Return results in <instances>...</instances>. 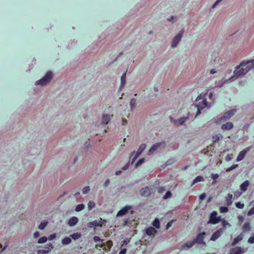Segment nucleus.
I'll list each match as a JSON object with an SVG mask.
<instances>
[{"label":"nucleus","mask_w":254,"mask_h":254,"mask_svg":"<svg viewBox=\"0 0 254 254\" xmlns=\"http://www.w3.org/2000/svg\"><path fill=\"white\" fill-rule=\"evenodd\" d=\"M90 190V188L89 187H85L82 190V193L83 194L87 193Z\"/></svg>","instance_id":"a19ab883"},{"label":"nucleus","mask_w":254,"mask_h":254,"mask_svg":"<svg viewBox=\"0 0 254 254\" xmlns=\"http://www.w3.org/2000/svg\"><path fill=\"white\" fill-rule=\"evenodd\" d=\"M47 240V238L46 237H42L41 238H40L38 241V243L39 244H43L44 243H45Z\"/></svg>","instance_id":"2f4dec72"},{"label":"nucleus","mask_w":254,"mask_h":254,"mask_svg":"<svg viewBox=\"0 0 254 254\" xmlns=\"http://www.w3.org/2000/svg\"><path fill=\"white\" fill-rule=\"evenodd\" d=\"M202 102H203V106L199 107V106H197L198 111L196 113V116L199 115L200 113V109H202L204 107L207 106V102L206 99H203Z\"/></svg>","instance_id":"b1692460"},{"label":"nucleus","mask_w":254,"mask_h":254,"mask_svg":"<svg viewBox=\"0 0 254 254\" xmlns=\"http://www.w3.org/2000/svg\"><path fill=\"white\" fill-rule=\"evenodd\" d=\"M47 246H49L48 250H39L37 251V254H47L50 252L53 248V245L51 243H49L47 244Z\"/></svg>","instance_id":"ddd939ff"},{"label":"nucleus","mask_w":254,"mask_h":254,"mask_svg":"<svg viewBox=\"0 0 254 254\" xmlns=\"http://www.w3.org/2000/svg\"><path fill=\"white\" fill-rule=\"evenodd\" d=\"M253 214H254V206L251 209H250L248 212V216H251Z\"/></svg>","instance_id":"37998d69"},{"label":"nucleus","mask_w":254,"mask_h":254,"mask_svg":"<svg viewBox=\"0 0 254 254\" xmlns=\"http://www.w3.org/2000/svg\"><path fill=\"white\" fill-rule=\"evenodd\" d=\"M127 123V120H126L124 119H122V125H126Z\"/></svg>","instance_id":"052dcab7"},{"label":"nucleus","mask_w":254,"mask_h":254,"mask_svg":"<svg viewBox=\"0 0 254 254\" xmlns=\"http://www.w3.org/2000/svg\"><path fill=\"white\" fill-rule=\"evenodd\" d=\"M39 236H40V233H39V232H38V231H36V232H35L34 233V237L35 238H38V237H39Z\"/></svg>","instance_id":"bf43d9fd"},{"label":"nucleus","mask_w":254,"mask_h":254,"mask_svg":"<svg viewBox=\"0 0 254 254\" xmlns=\"http://www.w3.org/2000/svg\"><path fill=\"white\" fill-rule=\"evenodd\" d=\"M113 243L111 241H107L106 244H101L100 247L101 248L105 249V246L108 248L109 250H110L112 247Z\"/></svg>","instance_id":"5701e85b"},{"label":"nucleus","mask_w":254,"mask_h":254,"mask_svg":"<svg viewBox=\"0 0 254 254\" xmlns=\"http://www.w3.org/2000/svg\"><path fill=\"white\" fill-rule=\"evenodd\" d=\"M220 221V218L217 217V212L216 211H213L210 215L208 223L216 224L219 222Z\"/></svg>","instance_id":"20e7f679"},{"label":"nucleus","mask_w":254,"mask_h":254,"mask_svg":"<svg viewBox=\"0 0 254 254\" xmlns=\"http://www.w3.org/2000/svg\"><path fill=\"white\" fill-rule=\"evenodd\" d=\"M127 244V241H126V240H124L123 241V245H122V247L124 245H126Z\"/></svg>","instance_id":"69168bd1"},{"label":"nucleus","mask_w":254,"mask_h":254,"mask_svg":"<svg viewBox=\"0 0 254 254\" xmlns=\"http://www.w3.org/2000/svg\"><path fill=\"white\" fill-rule=\"evenodd\" d=\"M232 156H233V154H232L227 155L225 157L226 161H230L232 158Z\"/></svg>","instance_id":"a18cd8bd"},{"label":"nucleus","mask_w":254,"mask_h":254,"mask_svg":"<svg viewBox=\"0 0 254 254\" xmlns=\"http://www.w3.org/2000/svg\"><path fill=\"white\" fill-rule=\"evenodd\" d=\"M188 119V117L182 118L178 121V122L180 125H182Z\"/></svg>","instance_id":"e433bc0d"},{"label":"nucleus","mask_w":254,"mask_h":254,"mask_svg":"<svg viewBox=\"0 0 254 254\" xmlns=\"http://www.w3.org/2000/svg\"><path fill=\"white\" fill-rule=\"evenodd\" d=\"M145 147L146 145L145 144H142L139 146L136 153H135V155L133 156L132 158V163L135 161V160L138 157V156L144 151Z\"/></svg>","instance_id":"1a4fd4ad"},{"label":"nucleus","mask_w":254,"mask_h":254,"mask_svg":"<svg viewBox=\"0 0 254 254\" xmlns=\"http://www.w3.org/2000/svg\"><path fill=\"white\" fill-rule=\"evenodd\" d=\"M205 235V232L200 233L198 234L196 239L194 240L195 243H197L199 244L205 245V243L203 241Z\"/></svg>","instance_id":"423d86ee"},{"label":"nucleus","mask_w":254,"mask_h":254,"mask_svg":"<svg viewBox=\"0 0 254 254\" xmlns=\"http://www.w3.org/2000/svg\"><path fill=\"white\" fill-rule=\"evenodd\" d=\"M95 205V203L93 201H90L88 203V207L89 209H91Z\"/></svg>","instance_id":"f704fd0d"},{"label":"nucleus","mask_w":254,"mask_h":254,"mask_svg":"<svg viewBox=\"0 0 254 254\" xmlns=\"http://www.w3.org/2000/svg\"><path fill=\"white\" fill-rule=\"evenodd\" d=\"M104 222L105 220L100 218L99 221L95 220L92 222H90L89 223V225L90 227H101Z\"/></svg>","instance_id":"9d476101"},{"label":"nucleus","mask_w":254,"mask_h":254,"mask_svg":"<svg viewBox=\"0 0 254 254\" xmlns=\"http://www.w3.org/2000/svg\"><path fill=\"white\" fill-rule=\"evenodd\" d=\"M136 100L132 98L130 102V106L131 110L135 107Z\"/></svg>","instance_id":"473e14b6"},{"label":"nucleus","mask_w":254,"mask_h":254,"mask_svg":"<svg viewBox=\"0 0 254 254\" xmlns=\"http://www.w3.org/2000/svg\"><path fill=\"white\" fill-rule=\"evenodd\" d=\"M222 0H217L214 4L212 5V8H214Z\"/></svg>","instance_id":"5fc2aeb1"},{"label":"nucleus","mask_w":254,"mask_h":254,"mask_svg":"<svg viewBox=\"0 0 254 254\" xmlns=\"http://www.w3.org/2000/svg\"><path fill=\"white\" fill-rule=\"evenodd\" d=\"M204 178L203 177L198 176L196 177L193 181L192 185H194L198 182L204 181Z\"/></svg>","instance_id":"a878e982"},{"label":"nucleus","mask_w":254,"mask_h":254,"mask_svg":"<svg viewBox=\"0 0 254 254\" xmlns=\"http://www.w3.org/2000/svg\"><path fill=\"white\" fill-rule=\"evenodd\" d=\"M233 127V124L231 122H227L221 126V129L223 130H230Z\"/></svg>","instance_id":"2eb2a0df"},{"label":"nucleus","mask_w":254,"mask_h":254,"mask_svg":"<svg viewBox=\"0 0 254 254\" xmlns=\"http://www.w3.org/2000/svg\"><path fill=\"white\" fill-rule=\"evenodd\" d=\"M56 237V235L55 234H53L50 235L48 239L50 241L54 240Z\"/></svg>","instance_id":"de8ad7c7"},{"label":"nucleus","mask_w":254,"mask_h":254,"mask_svg":"<svg viewBox=\"0 0 254 254\" xmlns=\"http://www.w3.org/2000/svg\"><path fill=\"white\" fill-rule=\"evenodd\" d=\"M126 73L125 72L121 76V86L123 87L126 84Z\"/></svg>","instance_id":"cd10ccee"},{"label":"nucleus","mask_w":254,"mask_h":254,"mask_svg":"<svg viewBox=\"0 0 254 254\" xmlns=\"http://www.w3.org/2000/svg\"><path fill=\"white\" fill-rule=\"evenodd\" d=\"M172 195V193L170 191H168L166 194H165V195L163 196V198L164 199H166L169 197H170Z\"/></svg>","instance_id":"58836bf2"},{"label":"nucleus","mask_w":254,"mask_h":254,"mask_svg":"<svg viewBox=\"0 0 254 254\" xmlns=\"http://www.w3.org/2000/svg\"><path fill=\"white\" fill-rule=\"evenodd\" d=\"M161 145V143H158L153 145L149 150L148 154L149 155L151 154L154 151L156 150Z\"/></svg>","instance_id":"aec40b11"},{"label":"nucleus","mask_w":254,"mask_h":254,"mask_svg":"<svg viewBox=\"0 0 254 254\" xmlns=\"http://www.w3.org/2000/svg\"><path fill=\"white\" fill-rule=\"evenodd\" d=\"M84 208V205L83 204H78L75 207V211L77 212H79L83 210Z\"/></svg>","instance_id":"7c9ffc66"},{"label":"nucleus","mask_w":254,"mask_h":254,"mask_svg":"<svg viewBox=\"0 0 254 254\" xmlns=\"http://www.w3.org/2000/svg\"><path fill=\"white\" fill-rule=\"evenodd\" d=\"M226 204L227 206H230L233 202V195L232 194L229 193L225 197Z\"/></svg>","instance_id":"f3484780"},{"label":"nucleus","mask_w":254,"mask_h":254,"mask_svg":"<svg viewBox=\"0 0 254 254\" xmlns=\"http://www.w3.org/2000/svg\"><path fill=\"white\" fill-rule=\"evenodd\" d=\"M184 30H182L179 34H178L173 39L172 43V47H175L177 46L180 41L181 40L182 37L184 34Z\"/></svg>","instance_id":"39448f33"},{"label":"nucleus","mask_w":254,"mask_h":254,"mask_svg":"<svg viewBox=\"0 0 254 254\" xmlns=\"http://www.w3.org/2000/svg\"><path fill=\"white\" fill-rule=\"evenodd\" d=\"M216 72V71L214 69H212L210 71V74H214Z\"/></svg>","instance_id":"0e129e2a"},{"label":"nucleus","mask_w":254,"mask_h":254,"mask_svg":"<svg viewBox=\"0 0 254 254\" xmlns=\"http://www.w3.org/2000/svg\"><path fill=\"white\" fill-rule=\"evenodd\" d=\"M7 246H8L7 244L5 245L4 248L2 249V250L0 252H2L4 250H5L7 248Z\"/></svg>","instance_id":"774afa93"},{"label":"nucleus","mask_w":254,"mask_h":254,"mask_svg":"<svg viewBox=\"0 0 254 254\" xmlns=\"http://www.w3.org/2000/svg\"><path fill=\"white\" fill-rule=\"evenodd\" d=\"M144 161V158H141L140 159H139L137 162L135 164V166L137 167V166H139L140 165H141L142 163H143Z\"/></svg>","instance_id":"79ce46f5"},{"label":"nucleus","mask_w":254,"mask_h":254,"mask_svg":"<svg viewBox=\"0 0 254 254\" xmlns=\"http://www.w3.org/2000/svg\"><path fill=\"white\" fill-rule=\"evenodd\" d=\"M71 240L70 238L66 237L62 240V243L64 245H67L70 243Z\"/></svg>","instance_id":"c85d7f7f"},{"label":"nucleus","mask_w":254,"mask_h":254,"mask_svg":"<svg viewBox=\"0 0 254 254\" xmlns=\"http://www.w3.org/2000/svg\"><path fill=\"white\" fill-rule=\"evenodd\" d=\"M151 190L148 187H146L142 188L140 190V194L143 196H148L151 194Z\"/></svg>","instance_id":"f8f14e48"},{"label":"nucleus","mask_w":254,"mask_h":254,"mask_svg":"<svg viewBox=\"0 0 254 254\" xmlns=\"http://www.w3.org/2000/svg\"><path fill=\"white\" fill-rule=\"evenodd\" d=\"M111 120V117L110 116H108L106 114H104L102 117V124L107 125L110 122Z\"/></svg>","instance_id":"a211bd4d"},{"label":"nucleus","mask_w":254,"mask_h":254,"mask_svg":"<svg viewBox=\"0 0 254 254\" xmlns=\"http://www.w3.org/2000/svg\"><path fill=\"white\" fill-rule=\"evenodd\" d=\"M250 185V183L249 181H245L243 184H242L240 186V190L242 191H246L247 190L248 187Z\"/></svg>","instance_id":"6ab92c4d"},{"label":"nucleus","mask_w":254,"mask_h":254,"mask_svg":"<svg viewBox=\"0 0 254 254\" xmlns=\"http://www.w3.org/2000/svg\"><path fill=\"white\" fill-rule=\"evenodd\" d=\"M228 208L227 207L222 206L220 208V211L222 213H225L228 211Z\"/></svg>","instance_id":"4c0bfd02"},{"label":"nucleus","mask_w":254,"mask_h":254,"mask_svg":"<svg viewBox=\"0 0 254 254\" xmlns=\"http://www.w3.org/2000/svg\"><path fill=\"white\" fill-rule=\"evenodd\" d=\"M237 166H238L237 164L233 165L230 167V168L228 170V171H231V170L234 169L235 168H236Z\"/></svg>","instance_id":"864d4df0"},{"label":"nucleus","mask_w":254,"mask_h":254,"mask_svg":"<svg viewBox=\"0 0 254 254\" xmlns=\"http://www.w3.org/2000/svg\"><path fill=\"white\" fill-rule=\"evenodd\" d=\"M243 238V236L242 234L238 235L236 238H235L234 239V240L232 244V246H234L236 244H237L240 241L242 240Z\"/></svg>","instance_id":"412c9836"},{"label":"nucleus","mask_w":254,"mask_h":254,"mask_svg":"<svg viewBox=\"0 0 254 254\" xmlns=\"http://www.w3.org/2000/svg\"><path fill=\"white\" fill-rule=\"evenodd\" d=\"M47 224H48V222L46 221L41 223V224L39 226V229H40L41 230L44 229L45 228V227L46 226V225H47Z\"/></svg>","instance_id":"72a5a7b5"},{"label":"nucleus","mask_w":254,"mask_h":254,"mask_svg":"<svg viewBox=\"0 0 254 254\" xmlns=\"http://www.w3.org/2000/svg\"><path fill=\"white\" fill-rule=\"evenodd\" d=\"M250 147H249L246 148L245 149H244L242 151H241L238 154V157L237 158V160H236L237 161L239 162V161L242 160L244 158V157L246 156L247 152L250 150Z\"/></svg>","instance_id":"6e6552de"},{"label":"nucleus","mask_w":254,"mask_h":254,"mask_svg":"<svg viewBox=\"0 0 254 254\" xmlns=\"http://www.w3.org/2000/svg\"><path fill=\"white\" fill-rule=\"evenodd\" d=\"M195 244V242L194 241H192L190 242H188L182 246V249H185L186 247L188 248H190L192 247Z\"/></svg>","instance_id":"4be33fe9"},{"label":"nucleus","mask_w":254,"mask_h":254,"mask_svg":"<svg viewBox=\"0 0 254 254\" xmlns=\"http://www.w3.org/2000/svg\"><path fill=\"white\" fill-rule=\"evenodd\" d=\"M248 242L251 244L254 243V237H251L248 239Z\"/></svg>","instance_id":"3c124183"},{"label":"nucleus","mask_w":254,"mask_h":254,"mask_svg":"<svg viewBox=\"0 0 254 254\" xmlns=\"http://www.w3.org/2000/svg\"><path fill=\"white\" fill-rule=\"evenodd\" d=\"M53 75L52 72L51 71H49L46 73V74L42 79L37 81L35 83V84L41 85H46L50 82V81L53 78Z\"/></svg>","instance_id":"f03ea898"},{"label":"nucleus","mask_w":254,"mask_h":254,"mask_svg":"<svg viewBox=\"0 0 254 254\" xmlns=\"http://www.w3.org/2000/svg\"><path fill=\"white\" fill-rule=\"evenodd\" d=\"M81 236V234L78 233H75L70 235V237L73 239V240H75L78 239V238H80Z\"/></svg>","instance_id":"c756f323"},{"label":"nucleus","mask_w":254,"mask_h":254,"mask_svg":"<svg viewBox=\"0 0 254 254\" xmlns=\"http://www.w3.org/2000/svg\"><path fill=\"white\" fill-rule=\"evenodd\" d=\"M236 110L232 109L228 112L225 113L223 116L221 117L220 118H218L215 120V123L216 124H220L222 123L225 122L226 121L229 120L231 117H232L236 113Z\"/></svg>","instance_id":"7ed1b4c3"},{"label":"nucleus","mask_w":254,"mask_h":254,"mask_svg":"<svg viewBox=\"0 0 254 254\" xmlns=\"http://www.w3.org/2000/svg\"><path fill=\"white\" fill-rule=\"evenodd\" d=\"M227 224H228V223L227 222H226V221L223 220L222 222V225H223V227H224L226 226V225H227Z\"/></svg>","instance_id":"e2e57ef3"},{"label":"nucleus","mask_w":254,"mask_h":254,"mask_svg":"<svg viewBox=\"0 0 254 254\" xmlns=\"http://www.w3.org/2000/svg\"><path fill=\"white\" fill-rule=\"evenodd\" d=\"M251 228V225L249 222L245 223L243 226V231L245 232L250 231Z\"/></svg>","instance_id":"393cba45"},{"label":"nucleus","mask_w":254,"mask_h":254,"mask_svg":"<svg viewBox=\"0 0 254 254\" xmlns=\"http://www.w3.org/2000/svg\"><path fill=\"white\" fill-rule=\"evenodd\" d=\"M211 178L213 180H216L219 178V175L217 174H212Z\"/></svg>","instance_id":"49530a36"},{"label":"nucleus","mask_w":254,"mask_h":254,"mask_svg":"<svg viewBox=\"0 0 254 254\" xmlns=\"http://www.w3.org/2000/svg\"><path fill=\"white\" fill-rule=\"evenodd\" d=\"M224 230L223 228H221L217 230L216 232H215L212 235L210 240L211 241H215L217 240L223 233Z\"/></svg>","instance_id":"0eeeda50"},{"label":"nucleus","mask_w":254,"mask_h":254,"mask_svg":"<svg viewBox=\"0 0 254 254\" xmlns=\"http://www.w3.org/2000/svg\"><path fill=\"white\" fill-rule=\"evenodd\" d=\"M110 183V180L109 179H107L104 183V187H106L108 186Z\"/></svg>","instance_id":"13d9d810"},{"label":"nucleus","mask_w":254,"mask_h":254,"mask_svg":"<svg viewBox=\"0 0 254 254\" xmlns=\"http://www.w3.org/2000/svg\"><path fill=\"white\" fill-rule=\"evenodd\" d=\"M78 218L76 217H72L69 219L68 224L70 226H73L78 222Z\"/></svg>","instance_id":"dca6fc26"},{"label":"nucleus","mask_w":254,"mask_h":254,"mask_svg":"<svg viewBox=\"0 0 254 254\" xmlns=\"http://www.w3.org/2000/svg\"><path fill=\"white\" fill-rule=\"evenodd\" d=\"M127 252L126 249H123L120 252L119 254H126Z\"/></svg>","instance_id":"6e6d98bb"},{"label":"nucleus","mask_w":254,"mask_h":254,"mask_svg":"<svg viewBox=\"0 0 254 254\" xmlns=\"http://www.w3.org/2000/svg\"><path fill=\"white\" fill-rule=\"evenodd\" d=\"M236 206L238 208L242 209V208H243L244 207V203H242L240 202H238L236 203Z\"/></svg>","instance_id":"ea45409f"},{"label":"nucleus","mask_w":254,"mask_h":254,"mask_svg":"<svg viewBox=\"0 0 254 254\" xmlns=\"http://www.w3.org/2000/svg\"><path fill=\"white\" fill-rule=\"evenodd\" d=\"M93 240L95 242H102L103 241L99 237L95 236L93 238Z\"/></svg>","instance_id":"c03bdc74"},{"label":"nucleus","mask_w":254,"mask_h":254,"mask_svg":"<svg viewBox=\"0 0 254 254\" xmlns=\"http://www.w3.org/2000/svg\"><path fill=\"white\" fill-rule=\"evenodd\" d=\"M128 164H127L126 165H125L123 167V170H127L128 167Z\"/></svg>","instance_id":"680f3d73"},{"label":"nucleus","mask_w":254,"mask_h":254,"mask_svg":"<svg viewBox=\"0 0 254 254\" xmlns=\"http://www.w3.org/2000/svg\"><path fill=\"white\" fill-rule=\"evenodd\" d=\"M146 234L148 236H151L156 233V230L153 227L147 228L145 231Z\"/></svg>","instance_id":"4468645a"},{"label":"nucleus","mask_w":254,"mask_h":254,"mask_svg":"<svg viewBox=\"0 0 254 254\" xmlns=\"http://www.w3.org/2000/svg\"><path fill=\"white\" fill-rule=\"evenodd\" d=\"M242 251L241 248H239L233 254H241Z\"/></svg>","instance_id":"09e8293b"},{"label":"nucleus","mask_w":254,"mask_h":254,"mask_svg":"<svg viewBox=\"0 0 254 254\" xmlns=\"http://www.w3.org/2000/svg\"><path fill=\"white\" fill-rule=\"evenodd\" d=\"M206 197V194L205 193H203L199 195V199L201 200H204Z\"/></svg>","instance_id":"8fccbe9b"},{"label":"nucleus","mask_w":254,"mask_h":254,"mask_svg":"<svg viewBox=\"0 0 254 254\" xmlns=\"http://www.w3.org/2000/svg\"><path fill=\"white\" fill-rule=\"evenodd\" d=\"M220 136L221 135L219 134L213 136L212 138V140L213 142L215 143L217 142L219 140Z\"/></svg>","instance_id":"c9c22d12"},{"label":"nucleus","mask_w":254,"mask_h":254,"mask_svg":"<svg viewBox=\"0 0 254 254\" xmlns=\"http://www.w3.org/2000/svg\"><path fill=\"white\" fill-rule=\"evenodd\" d=\"M250 70L254 71V60L242 62L235 69L234 76L238 77L243 76Z\"/></svg>","instance_id":"f257e3e1"},{"label":"nucleus","mask_w":254,"mask_h":254,"mask_svg":"<svg viewBox=\"0 0 254 254\" xmlns=\"http://www.w3.org/2000/svg\"><path fill=\"white\" fill-rule=\"evenodd\" d=\"M135 154V152L134 151H133L131 152L130 156H129V158H131L132 157H133V155Z\"/></svg>","instance_id":"338daca9"},{"label":"nucleus","mask_w":254,"mask_h":254,"mask_svg":"<svg viewBox=\"0 0 254 254\" xmlns=\"http://www.w3.org/2000/svg\"><path fill=\"white\" fill-rule=\"evenodd\" d=\"M173 221H169L167 225H166V229H168L172 225V224H173Z\"/></svg>","instance_id":"603ef678"},{"label":"nucleus","mask_w":254,"mask_h":254,"mask_svg":"<svg viewBox=\"0 0 254 254\" xmlns=\"http://www.w3.org/2000/svg\"><path fill=\"white\" fill-rule=\"evenodd\" d=\"M165 190V188L164 187H159L158 188V192L161 193L163 192Z\"/></svg>","instance_id":"4d7b16f0"},{"label":"nucleus","mask_w":254,"mask_h":254,"mask_svg":"<svg viewBox=\"0 0 254 254\" xmlns=\"http://www.w3.org/2000/svg\"><path fill=\"white\" fill-rule=\"evenodd\" d=\"M152 225L156 228H159L160 226V221L158 219L156 218L152 223Z\"/></svg>","instance_id":"bb28decb"},{"label":"nucleus","mask_w":254,"mask_h":254,"mask_svg":"<svg viewBox=\"0 0 254 254\" xmlns=\"http://www.w3.org/2000/svg\"><path fill=\"white\" fill-rule=\"evenodd\" d=\"M131 208V206L128 205L125 206L118 212L117 216H122L125 215Z\"/></svg>","instance_id":"9b49d317"}]
</instances>
